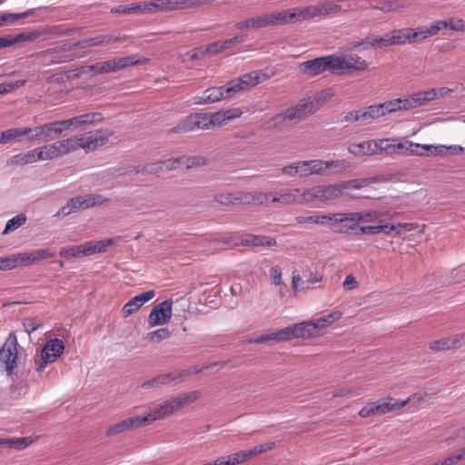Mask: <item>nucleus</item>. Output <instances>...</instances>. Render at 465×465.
Instances as JSON below:
<instances>
[{
	"label": "nucleus",
	"instance_id": "1",
	"mask_svg": "<svg viewBox=\"0 0 465 465\" xmlns=\"http://www.w3.org/2000/svg\"><path fill=\"white\" fill-rule=\"evenodd\" d=\"M199 397L200 392L193 391L171 398L152 407L147 415L142 416V421L143 425H145L155 420H163L174 411L195 401Z\"/></svg>",
	"mask_w": 465,
	"mask_h": 465
},
{
	"label": "nucleus",
	"instance_id": "2",
	"mask_svg": "<svg viewBox=\"0 0 465 465\" xmlns=\"http://www.w3.org/2000/svg\"><path fill=\"white\" fill-rule=\"evenodd\" d=\"M148 61L149 59L146 57L129 55L90 64L86 67V72H91L94 74L114 73L129 66L144 64Z\"/></svg>",
	"mask_w": 465,
	"mask_h": 465
},
{
	"label": "nucleus",
	"instance_id": "3",
	"mask_svg": "<svg viewBox=\"0 0 465 465\" xmlns=\"http://www.w3.org/2000/svg\"><path fill=\"white\" fill-rule=\"evenodd\" d=\"M273 74V73L267 74L264 71H253L237 77L228 82L227 85L224 86L225 97L231 98L238 93L247 91Z\"/></svg>",
	"mask_w": 465,
	"mask_h": 465
},
{
	"label": "nucleus",
	"instance_id": "4",
	"mask_svg": "<svg viewBox=\"0 0 465 465\" xmlns=\"http://www.w3.org/2000/svg\"><path fill=\"white\" fill-rule=\"evenodd\" d=\"M341 197L338 183L317 184L304 188L303 200L306 204L326 203Z\"/></svg>",
	"mask_w": 465,
	"mask_h": 465
},
{
	"label": "nucleus",
	"instance_id": "5",
	"mask_svg": "<svg viewBox=\"0 0 465 465\" xmlns=\"http://www.w3.org/2000/svg\"><path fill=\"white\" fill-rule=\"evenodd\" d=\"M64 343L61 339L53 338L48 340L43 346L39 355L35 358V369L42 372L45 367L55 362L64 353Z\"/></svg>",
	"mask_w": 465,
	"mask_h": 465
},
{
	"label": "nucleus",
	"instance_id": "6",
	"mask_svg": "<svg viewBox=\"0 0 465 465\" xmlns=\"http://www.w3.org/2000/svg\"><path fill=\"white\" fill-rule=\"evenodd\" d=\"M113 133L108 129H99L95 131H89L79 135H74L76 149H83L85 153H90L104 145Z\"/></svg>",
	"mask_w": 465,
	"mask_h": 465
},
{
	"label": "nucleus",
	"instance_id": "7",
	"mask_svg": "<svg viewBox=\"0 0 465 465\" xmlns=\"http://www.w3.org/2000/svg\"><path fill=\"white\" fill-rule=\"evenodd\" d=\"M206 163V160L200 156L192 157H178L175 159H168L165 161L158 162L149 164L145 167L147 173H159L168 170H174L178 168H192L193 166H200Z\"/></svg>",
	"mask_w": 465,
	"mask_h": 465
},
{
	"label": "nucleus",
	"instance_id": "8",
	"mask_svg": "<svg viewBox=\"0 0 465 465\" xmlns=\"http://www.w3.org/2000/svg\"><path fill=\"white\" fill-rule=\"evenodd\" d=\"M318 159L296 161L283 166L281 173L290 178H306L319 175Z\"/></svg>",
	"mask_w": 465,
	"mask_h": 465
},
{
	"label": "nucleus",
	"instance_id": "9",
	"mask_svg": "<svg viewBox=\"0 0 465 465\" xmlns=\"http://www.w3.org/2000/svg\"><path fill=\"white\" fill-rule=\"evenodd\" d=\"M445 149V145L421 144L409 140L397 142L396 143L398 154L423 156L428 152L433 155H438L443 153Z\"/></svg>",
	"mask_w": 465,
	"mask_h": 465
},
{
	"label": "nucleus",
	"instance_id": "10",
	"mask_svg": "<svg viewBox=\"0 0 465 465\" xmlns=\"http://www.w3.org/2000/svg\"><path fill=\"white\" fill-rule=\"evenodd\" d=\"M333 64L334 73L364 71L368 68V63L356 54H334Z\"/></svg>",
	"mask_w": 465,
	"mask_h": 465
},
{
	"label": "nucleus",
	"instance_id": "11",
	"mask_svg": "<svg viewBox=\"0 0 465 465\" xmlns=\"http://www.w3.org/2000/svg\"><path fill=\"white\" fill-rule=\"evenodd\" d=\"M333 55L322 56L305 61L299 65V69L304 74L315 76L325 71L334 73Z\"/></svg>",
	"mask_w": 465,
	"mask_h": 465
},
{
	"label": "nucleus",
	"instance_id": "12",
	"mask_svg": "<svg viewBox=\"0 0 465 465\" xmlns=\"http://www.w3.org/2000/svg\"><path fill=\"white\" fill-rule=\"evenodd\" d=\"M17 358L16 341L8 339L0 350V370H5L8 376H12L17 366Z\"/></svg>",
	"mask_w": 465,
	"mask_h": 465
},
{
	"label": "nucleus",
	"instance_id": "13",
	"mask_svg": "<svg viewBox=\"0 0 465 465\" xmlns=\"http://www.w3.org/2000/svg\"><path fill=\"white\" fill-rule=\"evenodd\" d=\"M172 299L165 300L154 305L148 316V325L150 327H155L168 323L172 318Z\"/></svg>",
	"mask_w": 465,
	"mask_h": 465
},
{
	"label": "nucleus",
	"instance_id": "14",
	"mask_svg": "<svg viewBox=\"0 0 465 465\" xmlns=\"http://www.w3.org/2000/svg\"><path fill=\"white\" fill-rule=\"evenodd\" d=\"M206 114H192L172 129L173 133H188L206 128Z\"/></svg>",
	"mask_w": 465,
	"mask_h": 465
},
{
	"label": "nucleus",
	"instance_id": "15",
	"mask_svg": "<svg viewBox=\"0 0 465 465\" xmlns=\"http://www.w3.org/2000/svg\"><path fill=\"white\" fill-rule=\"evenodd\" d=\"M289 341L293 339H311L318 334L312 321H305L286 327Z\"/></svg>",
	"mask_w": 465,
	"mask_h": 465
},
{
	"label": "nucleus",
	"instance_id": "16",
	"mask_svg": "<svg viewBox=\"0 0 465 465\" xmlns=\"http://www.w3.org/2000/svg\"><path fill=\"white\" fill-rule=\"evenodd\" d=\"M319 175L329 173L340 174L351 169V163L346 159L323 161L318 159Z\"/></svg>",
	"mask_w": 465,
	"mask_h": 465
},
{
	"label": "nucleus",
	"instance_id": "17",
	"mask_svg": "<svg viewBox=\"0 0 465 465\" xmlns=\"http://www.w3.org/2000/svg\"><path fill=\"white\" fill-rule=\"evenodd\" d=\"M50 9L48 6L28 9L23 13L12 14L6 13L0 15L1 25L5 23H14L19 19L26 18L31 15L35 17V21H44L45 19V14Z\"/></svg>",
	"mask_w": 465,
	"mask_h": 465
},
{
	"label": "nucleus",
	"instance_id": "18",
	"mask_svg": "<svg viewBox=\"0 0 465 465\" xmlns=\"http://www.w3.org/2000/svg\"><path fill=\"white\" fill-rule=\"evenodd\" d=\"M347 221H354V223L342 225L339 229L332 227V231L336 233H350L356 231L360 227L358 224L363 223V212L340 213V224L347 223Z\"/></svg>",
	"mask_w": 465,
	"mask_h": 465
},
{
	"label": "nucleus",
	"instance_id": "19",
	"mask_svg": "<svg viewBox=\"0 0 465 465\" xmlns=\"http://www.w3.org/2000/svg\"><path fill=\"white\" fill-rule=\"evenodd\" d=\"M317 97L302 100L299 104L287 111L286 116L290 119L303 118L317 110Z\"/></svg>",
	"mask_w": 465,
	"mask_h": 465
},
{
	"label": "nucleus",
	"instance_id": "20",
	"mask_svg": "<svg viewBox=\"0 0 465 465\" xmlns=\"http://www.w3.org/2000/svg\"><path fill=\"white\" fill-rule=\"evenodd\" d=\"M364 45L363 48L367 49L369 47L372 48H382L393 45L391 41V33H386L381 35H371L366 37L361 42H355L351 45V49L359 48L360 46Z\"/></svg>",
	"mask_w": 465,
	"mask_h": 465
},
{
	"label": "nucleus",
	"instance_id": "21",
	"mask_svg": "<svg viewBox=\"0 0 465 465\" xmlns=\"http://www.w3.org/2000/svg\"><path fill=\"white\" fill-rule=\"evenodd\" d=\"M155 295L154 291L150 290L132 298L123 307V313L125 317L132 315L138 311L144 303L152 300Z\"/></svg>",
	"mask_w": 465,
	"mask_h": 465
},
{
	"label": "nucleus",
	"instance_id": "22",
	"mask_svg": "<svg viewBox=\"0 0 465 465\" xmlns=\"http://www.w3.org/2000/svg\"><path fill=\"white\" fill-rule=\"evenodd\" d=\"M437 98V92L435 89L421 91L415 93L410 96L405 97L408 110L421 106Z\"/></svg>",
	"mask_w": 465,
	"mask_h": 465
},
{
	"label": "nucleus",
	"instance_id": "23",
	"mask_svg": "<svg viewBox=\"0 0 465 465\" xmlns=\"http://www.w3.org/2000/svg\"><path fill=\"white\" fill-rule=\"evenodd\" d=\"M406 406V401H398L391 397L384 398L373 402L375 415H384L399 411Z\"/></svg>",
	"mask_w": 465,
	"mask_h": 465
},
{
	"label": "nucleus",
	"instance_id": "24",
	"mask_svg": "<svg viewBox=\"0 0 465 465\" xmlns=\"http://www.w3.org/2000/svg\"><path fill=\"white\" fill-rule=\"evenodd\" d=\"M141 426H143L142 416L131 417L112 425L108 428L106 433L113 436Z\"/></svg>",
	"mask_w": 465,
	"mask_h": 465
},
{
	"label": "nucleus",
	"instance_id": "25",
	"mask_svg": "<svg viewBox=\"0 0 465 465\" xmlns=\"http://www.w3.org/2000/svg\"><path fill=\"white\" fill-rule=\"evenodd\" d=\"M50 33H51L50 30H45L44 32H40L37 30H32V31L26 32V33H19L15 35L4 36L5 45V47H7V46H11L15 44H18V43L33 42L35 39L42 36L44 34H50Z\"/></svg>",
	"mask_w": 465,
	"mask_h": 465
},
{
	"label": "nucleus",
	"instance_id": "26",
	"mask_svg": "<svg viewBox=\"0 0 465 465\" xmlns=\"http://www.w3.org/2000/svg\"><path fill=\"white\" fill-rule=\"evenodd\" d=\"M121 40L120 36H116L114 35H99L94 37H90L87 39H84L75 44V46L79 48H86L98 46L102 45H107L114 42H118Z\"/></svg>",
	"mask_w": 465,
	"mask_h": 465
},
{
	"label": "nucleus",
	"instance_id": "27",
	"mask_svg": "<svg viewBox=\"0 0 465 465\" xmlns=\"http://www.w3.org/2000/svg\"><path fill=\"white\" fill-rule=\"evenodd\" d=\"M225 98L224 86H214L206 89L201 96L196 98L195 103L200 104H213Z\"/></svg>",
	"mask_w": 465,
	"mask_h": 465
},
{
	"label": "nucleus",
	"instance_id": "28",
	"mask_svg": "<svg viewBox=\"0 0 465 465\" xmlns=\"http://www.w3.org/2000/svg\"><path fill=\"white\" fill-rule=\"evenodd\" d=\"M242 246H267L276 245V240L271 236L248 234L239 242Z\"/></svg>",
	"mask_w": 465,
	"mask_h": 465
},
{
	"label": "nucleus",
	"instance_id": "29",
	"mask_svg": "<svg viewBox=\"0 0 465 465\" xmlns=\"http://www.w3.org/2000/svg\"><path fill=\"white\" fill-rule=\"evenodd\" d=\"M294 23L310 20L321 16L318 5H311L304 7L292 8Z\"/></svg>",
	"mask_w": 465,
	"mask_h": 465
},
{
	"label": "nucleus",
	"instance_id": "30",
	"mask_svg": "<svg viewBox=\"0 0 465 465\" xmlns=\"http://www.w3.org/2000/svg\"><path fill=\"white\" fill-rule=\"evenodd\" d=\"M303 193L304 188H293L290 190H286L281 193V203L287 204H306V202L303 200Z\"/></svg>",
	"mask_w": 465,
	"mask_h": 465
},
{
	"label": "nucleus",
	"instance_id": "31",
	"mask_svg": "<svg viewBox=\"0 0 465 465\" xmlns=\"http://www.w3.org/2000/svg\"><path fill=\"white\" fill-rule=\"evenodd\" d=\"M120 237L117 238H109L97 242H85L86 243V252L87 255H93L95 253L104 252L107 249L113 245H114Z\"/></svg>",
	"mask_w": 465,
	"mask_h": 465
},
{
	"label": "nucleus",
	"instance_id": "32",
	"mask_svg": "<svg viewBox=\"0 0 465 465\" xmlns=\"http://www.w3.org/2000/svg\"><path fill=\"white\" fill-rule=\"evenodd\" d=\"M342 317V312L340 311H333L327 315L320 317L316 320H312L313 325L315 326L316 332L336 322Z\"/></svg>",
	"mask_w": 465,
	"mask_h": 465
},
{
	"label": "nucleus",
	"instance_id": "33",
	"mask_svg": "<svg viewBox=\"0 0 465 465\" xmlns=\"http://www.w3.org/2000/svg\"><path fill=\"white\" fill-rule=\"evenodd\" d=\"M383 116L400 110H408L404 98H398L380 104Z\"/></svg>",
	"mask_w": 465,
	"mask_h": 465
},
{
	"label": "nucleus",
	"instance_id": "34",
	"mask_svg": "<svg viewBox=\"0 0 465 465\" xmlns=\"http://www.w3.org/2000/svg\"><path fill=\"white\" fill-rule=\"evenodd\" d=\"M292 8L272 13V26L293 24Z\"/></svg>",
	"mask_w": 465,
	"mask_h": 465
},
{
	"label": "nucleus",
	"instance_id": "35",
	"mask_svg": "<svg viewBox=\"0 0 465 465\" xmlns=\"http://www.w3.org/2000/svg\"><path fill=\"white\" fill-rule=\"evenodd\" d=\"M31 133L32 128L29 127L7 129L5 131L1 132V142L3 143H8L9 141L19 138L21 136L30 134Z\"/></svg>",
	"mask_w": 465,
	"mask_h": 465
},
{
	"label": "nucleus",
	"instance_id": "36",
	"mask_svg": "<svg viewBox=\"0 0 465 465\" xmlns=\"http://www.w3.org/2000/svg\"><path fill=\"white\" fill-rule=\"evenodd\" d=\"M314 224H329L331 231L332 227L338 229L337 225L340 224V213L314 215Z\"/></svg>",
	"mask_w": 465,
	"mask_h": 465
},
{
	"label": "nucleus",
	"instance_id": "37",
	"mask_svg": "<svg viewBox=\"0 0 465 465\" xmlns=\"http://www.w3.org/2000/svg\"><path fill=\"white\" fill-rule=\"evenodd\" d=\"M79 210L83 209V202H82V196H77L71 198L66 205L63 206L55 214L56 216L59 215H69L70 213H75Z\"/></svg>",
	"mask_w": 465,
	"mask_h": 465
},
{
	"label": "nucleus",
	"instance_id": "38",
	"mask_svg": "<svg viewBox=\"0 0 465 465\" xmlns=\"http://www.w3.org/2000/svg\"><path fill=\"white\" fill-rule=\"evenodd\" d=\"M371 179H353L349 181H341L338 183L339 188L341 189V196L343 195V192L348 189H361L366 187L371 183Z\"/></svg>",
	"mask_w": 465,
	"mask_h": 465
},
{
	"label": "nucleus",
	"instance_id": "39",
	"mask_svg": "<svg viewBox=\"0 0 465 465\" xmlns=\"http://www.w3.org/2000/svg\"><path fill=\"white\" fill-rule=\"evenodd\" d=\"M318 8L321 16H326L341 11V6L336 0H323L318 4Z\"/></svg>",
	"mask_w": 465,
	"mask_h": 465
},
{
	"label": "nucleus",
	"instance_id": "40",
	"mask_svg": "<svg viewBox=\"0 0 465 465\" xmlns=\"http://www.w3.org/2000/svg\"><path fill=\"white\" fill-rule=\"evenodd\" d=\"M390 33L393 45L411 44L410 28L394 29Z\"/></svg>",
	"mask_w": 465,
	"mask_h": 465
},
{
	"label": "nucleus",
	"instance_id": "41",
	"mask_svg": "<svg viewBox=\"0 0 465 465\" xmlns=\"http://www.w3.org/2000/svg\"><path fill=\"white\" fill-rule=\"evenodd\" d=\"M213 0H174L175 11L193 9L199 6L210 5Z\"/></svg>",
	"mask_w": 465,
	"mask_h": 465
},
{
	"label": "nucleus",
	"instance_id": "42",
	"mask_svg": "<svg viewBox=\"0 0 465 465\" xmlns=\"http://www.w3.org/2000/svg\"><path fill=\"white\" fill-rule=\"evenodd\" d=\"M44 161H52L63 157L59 147L55 144V142L52 143H46L41 146Z\"/></svg>",
	"mask_w": 465,
	"mask_h": 465
},
{
	"label": "nucleus",
	"instance_id": "43",
	"mask_svg": "<svg viewBox=\"0 0 465 465\" xmlns=\"http://www.w3.org/2000/svg\"><path fill=\"white\" fill-rule=\"evenodd\" d=\"M26 221H27V217L25 214L20 213V214L15 215V217H13L7 221L5 227L4 231L2 232V234L5 235L11 232L15 231L16 229H18L19 227L24 225L26 223Z\"/></svg>",
	"mask_w": 465,
	"mask_h": 465
},
{
	"label": "nucleus",
	"instance_id": "44",
	"mask_svg": "<svg viewBox=\"0 0 465 465\" xmlns=\"http://www.w3.org/2000/svg\"><path fill=\"white\" fill-rule=\"evenodd\" d=\"M348 151L350 153L358 157L371 155L370 141H364L359 143H351L349 145Z\"/></svg>",
	"mask_w": 465,
	"mask_h": 465
},
{
	"label": "nucleus",
	"instance_id": "45",
	"mask_svg": "<svg viewBox=\"0 0 465 465\" xmlns=\"http://www.w3.org/2000/svg\"><path fill=\"white\" fill-rule=\"evenodd\" d=\"M110 12L114 15H140L138 2L114 6Z\"/></svg>",
	"mask_w": 465,
	"mask_h": 465
},
{
	"label": "nucleus",
	"instance_id": "46",
	"mask_svg": "<svg viewBox=\"0 0 465 465\" xmlns=\"http://www.w3.org/2000/svg\"><path fill=\"white\" fill-rule=\"evenodd\" d=\"M55 144L59 147L63 156L77 151L74 136L55 141Z\"/></svg>",
	"mask_w": 465,
	"mask_h": 465
},
{
	"label": "nucleus",
	"instance_id": "47",
	"mask_svg": "<svg viewBox=\"0 0 465 465\" xmlns=\"http://www.w3.org/2000/svg\"><path fill=\"white\" fill-rule=\"evenodd\" d=\"M238 197L237 192H224L221 193H217L214 196V201L222 205H237Z\"/></svg>",
	"mask_w": 465,
	"mask_h": 465
},
{
	"label": "nucleus",
	"instance_id": "48",
	"mask_svg": "<svg viewBox=\"0 0 465 465\" xmlns=\"http://www.w3.org/2000/svg\"><path fill=\"white\" fill-rule=\"evenodd\" d=\"M83 209H88L95 205H101L107 202V199L100 194H88L82 196Z\"/></svg>",
	"mask_w": 465,
	"mask_h": 465
},
{
	"label": "nucleus",
	"instance_id": "49",
	"mask_svg": "<svg viewBox=\"0 0 465 465\" xmlns=\"http://www.w3.org/2000/svg\"><path fill=\"white\" fill-rule=\"evenodd\" d=\"M171 331L167 328H161L146 334V339L151 342H159L171 337Z\"/></svg>",
	"mask_w": 465,
	"mask_h": 465
},
{
	"label": "nucleus",
	"instance_id": "50",
	"mask_svg": "<svg viewBox=\"0 0 465 465\" xmlns=\"http://www.w3.org/2000/svg\"><path fill=\"white\" fill-rule=\"evenodd\" d=\"M427 26H418L416 28H410V40L411 44L421 42L430 37Z\"/></svg>",
	"mask_w": 465,
	"mask_h": 465
},
{
	"label": "nucleus",
	"instance_id": "51",
	"mask_svg": "<svg viewBox=\"0 0 465 465\" xmlns=\"http://www.w3.org/2000/svg\"><path fill=\"white\" fill-rule=\"evenodd\" d=\"M47 131H48V140L54 139L55 136L61 135L64 132H65V127L63 125V122L54 121L46 124Z\"/></svg>",
	"mask_w": 465,
	"mask_h": 465
},
{
	"label": "nucleus",
	"instance_id": "52",
	"mask_svg": "<svg viewBox=\"0 0 465 465\" xmlns=\"http://www.w3.org/2000/svg\"><path fill=\"white\" fill-rule=\"evenodd\" d=\"M386 226L390 228V231H394L398 235L404 232H411L418 228V224L413 223H386Z\"/></svg>",
	"mask_w": 465,
	"mask_h": 465
},
{
	"label": "nucleus",
	"instance_id": "53",
	"mask_svg": "<svg viewBox=\"0 0 465 465\" xmlns=\"http://www.w3.org/2000/svg\"><path fill=\"white\" fill-rule=\"evenodd\" d=\"M224 114L223 112H216L214 114H206V128L219 126L225 123Z\"/></svg>",
	"mask_w": 465,
	"mask_h": 465
},
{
	"label": "nucleus",
	"instance_id": "54",
	"mask_svg": "<svg viewBox=\"0 0 465 465\" xmlns=\"http://www.w3.org/2000/svg\"><path fill=\"white\" fill-rule=\"evenodd\" d=\"M77 120H78L79 127H82V126H85L88 124H92L95 122H99L102 120V117L99 113H89V114L77 115Z\"/></svg>",
	"mask_w": 465,
	"mask_h": 465
},
{
	"label": "nucleus",
	"instance_id": "55",
	"mask_svg": "<svg viewBox=\"0 0 465 465\" xmlns=\"http://www.w3.org/2000/svg\"><path fill=\"white\" fill-rule=\"evenodd\" d=\"M387 216L392 218L394 214L390 213H381L375 210L363 212V223H375L381 221V217Z\"/></svg>",
	"mask_w": 465,
	"mask_h": 465
},
{
	"label": "nucleus",
	"instance_id": "56",
	"mask_svg": "<svg viewBox=\"0 0 465 465\" xmlns=\"http://www.w3.org/2000/svg\"><path fill=\"white\" fill-rule=\"evenodd\" d=\"M25 164L44 161L41 146L24 153Z\"/></svg>",
	"mask_w": 465,
	"mask_h": 465
},
{
	"label": "nucleus",
	"instance_id": "57",
	"mask_svg": "<svg viewBox=\"0 0 465 465\" xmlns=\"http://www.w3.org/2000/svg\"><path fill=\"white\" fill-rule=\"evenodd\" d=\"M33 263L38 262L40 261L53 258L55 253L48 249H36L31 251Z\"/></svg>",
	"mask_w": 465,
	"mask_h": 465
},
{
	"label": "nucleus",
	"instance_id": "58",
	"mask_svg": "<svg viewBox=\"0 0 465 465\" xmlns=\"http://www.w3.org/2000/svg\"><path fill=\"white\" fill-rule=\"evenodd\" d=\"M429 400V395L426 392H417L411 395L408 399L404 400L406 401V405L411 403L414 407L418 408L422 403L426 402Z\"/></svg>",
	"mask_w": 465,
	"mask_h": 465
},
{
	"label": "nucleus",
	"instance_id": "59",
	"mask_svg": "<svg viewBox=\"0 0 465 465\" xmlns=\"http://www.w3.org/2000/svg\"><path fill=\"white\" fill-rule=\"evenodd\" d=\"M17 267H25L33 263L31 252L14 253Z\"/></svg>",
	"mask_w": 465,
	"mask_h": 465
},
{
	"label": "nucleus",
	"instance_id": "60",
	"mask_svg": "<svg viewBox=\"0 0 465 465\" xmlns=\"http://www.w3.org/2000/svg\"><path fill=\"white\" fill-rule=\"evenodd\" d=\"M224 458L227 465L242 464L248 460L244 450L235 452Z\"/></svg>",
	"mask_w": 465,
	"mask_h": 465
},
{
	"label": "nucleus",
	"instance_id": "61",
	"mask_svg": "<svg viewBox=\"0 0 465 465\" xmlns=\"http://www.w3.org/2000/svg\"><path fill=\"white\" fill-rule=\"evenodd\" d=\"M450 340L449 337L442 338L437 341H434L429 344V349L432 351H440L444 350H450Z\"/></svg>",
	"mask_w": 465,
	"mask_h": 465
},
{
	"label": "nucleus",
	"instance_id": "62",
	"mask_svg": "<svg viewBox=\"0 0 465 465\" xmlns=\"http://www.w3.org/2000/svg\"><path fill=\"white\" fill-rule=\"evenodd\" d=\"M140 15L159 13L156 0L138 2Z\"/></svg>",
	"mask_w": 465,
	"mask_h": 465
},
{
	"label": "nucleus",
	"instance_id": "63",
	"mask_svg": "<svg viewBox=\"0 0 465 465\" xmlns=\"http://www.w3.org/2000/svg\"><path fill=\"white\" fill-rule=\"evenodd\" d=\"M404 6L401 4H400L397 0L387 1V2H385L381 6H378V5L372 6V8L378 9V10L382 11L384 13H390V12L397 11V10L401 9Z\"/></svg>",
	"mask_w": 465,
	"mask_h": 465
},
{
	"label": "nucleus",
	"instance_id": "64",
	"mask_svg": "<svg viewBox=\"0 0 465 465\" xmlns=\"http://www.w3.org/2000/svg\"><path fill=\"white\" fill-rule=\"evenodd\" d=\"M446 23V28H449L452 31L456 32H464L465 31V23L462 19L456 18H449L447 20H443Z\"/></svg>",
	"mask_w": 465,
	"mask_h": 465
}]
</instances>
